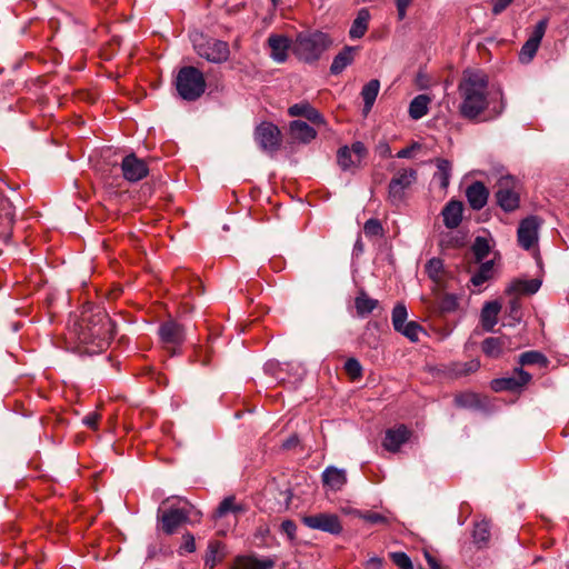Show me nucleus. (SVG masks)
<instances>
[{
    "mask_svg": "<svg viewBox=\"0 0 569 569\" xmlns=\"http://www.w3.org/2000/svg\"><path fill=\"white\" fill-rule=\"evenodd\" d=\"M492 8L491 11L495 16L503 12L515 0H489Z\"/></svg>",
    "mask_w": 569,
    "mask_h": 569,
    "instance_id": "52",
    "label": "nucleus"
},
{
    "mask_svg": "<svg viewBox=\"0 0 569 569\" xmlns=\"http://www.w3.org/2000/svg\"><path fill=\"white\" fill-rule=\"evenodd\" d=\"M501 310L499 301L486 302L481 310V325L486 331H492L498 322V315Z\"/></svg>",
    "mask_w": 569,
    "mask_h": 569,
    "instance_id": "25",
    "label": "nucleus"
},
{
    "mask_svg": "<svg viewBox=\"0 0 569 569\" xmlns=\"http://www.w3.org/2000/svg\"><path fill=\"white\" fill-rule=\"evenodd\" d=\"M281 532L287 535L289 540H293L296 538L297 526L292 520H284L280 526Z\"/></svg>",
    "mask_w": 569,
    "mask_h": 569,
    "instance_id": "50",
    "label": "nucleus"
},
{
    "mask_svg": "<svg viewBox=\"0 0 569 569\" xmlns=\"http://www.w3.org/2000/svg\"><path fill=\"white\" fill-rule=\"evenodd\" d=\"M422 327L416 321H408L398 332L408 338L410 341L416 342L419 340V333L422 332Z\"/></svg>",
    "mask_w": 569,
    "mask_h": 569,
    "instance_id": "43",
    "label": "nucleus"
},
{
    "mask_svg": "<svg viewBox=\"0 0 569 569\" xmlns=\"http://www.w3.org/2000/svg\"><path fill=\"white\" fill-rule=\"evenodd\" d=\"M298 370H299V372H298V378H297V379H298V380H301V379H302V377H303V375H305V369H303V368H301V367H299V368H298Z\"/></svg>",
    "mask_w": 569,
    "mask_h": 569,
    "instance_id": "60",
    "label": "nucleus"
},
{
    "mask_svg": "<svg viewBox=\"0 0 569 569\" xmlns=\"http://www.w3.org/2000/svg\"><path fill=\"white\" fill-rule=\"evenodd\" d=\"M100 420V415L97 412H90L83 418V423L90 429H97Z\"/></svg>",
    "mask_w": 569,
    "mask_h": 569,
    "instance_id": "54",
    "label": "nucleus"
},
{
    "mask_svg": "<svg viewBox=\"0 0 569 569\" xmlns=\"http://www.w3.org/2000/svg\"><path fill=\"white\" fill-rule=\"evenodd\" d=\"M496 188L497 203L503 211L512 212L519 208V184L513 177H501L498 180Z\"/></svg>",
    "mask_w": 569,
    "mask_h": 569,
    "instance_id": "7",
    "label": "nucleus"
},
{
    "mask_svg": "<svg viewBox=\"0 0 569 569\" xmlns=\"http://www.w3.org/2000/svg\"><path fill=\"white\" fill-rule=\"evenodd\" d=\"M409 429L406 426L400 425L397 428L388 429L386 431V437L382 445L386 450L390 452H397L400 447L409 440Z\"/></svg>",
    "mask_w": 569,
    "mask_h": 569,
    "instance_id": "18",
    "label": "nucleus"
},
{
    "mask_svg": "<svg viewBox=\"0 0 569 569\" xmlns=\"http://www.w3.org/2000/svg\"><path fill=\"white\" fill-rule=\"evenodd\" d=\"M220 548H221L220 542H218V541L210 542V545H209V555L207 556V559H206V565L207 566H210L212 568L216 565V562H217V555H218Z\"/></svg>",
    "mask_w": 569,
    "mask_h": 569,
    "instance_id": "48",
    "label": "nucleus"
},
{
    "mask_svg": "<svg viewBox=\"0 0 569 569\" xmlns=\"http://www.w3.org/2000/svg\"><path fill=\"white\" fill-rule=\"evenodd\" d=\"M268 44L271 50V58L281 63L287 60L288 49L290 47V41L287 37L281 34H271L268 38Z\"/></svg>",
    "mask_w": 569,
    "mask_h": 569,
    "instance_id": "21",
    "label": "nucleus"
},
{
    "mask_svg": "<svg viewBox=\"0 0 569 569\" xmlns=\"http://www.w3.org/2000/svg\"><path fill=\"white\" fill-rule=\"evenodd\" d=\"M407 308L402 303L395 306L391 315L392 326L396 331H399L407 323Z\"/></svg>",
    "mask_w": 569,
    "mask_h": 569,
    "instance_id": "39",
    "label": "nucleus"
},
{
    "mask_svg": "<svg viewBox=\"0 0 569 569\" xmlns=\"http://www.w3.org/2000/svg\"><path fill=\"white\" fill-rule=\"evenodd\" d=\"M471 249L477 262L482 261L490 252L489 242L482 237L476 238Z\"/></svg>",
    "mask_w": 569,
    "mask_h": 569,
    "instance_id": "41",
    "label": "nucleus"
},
{
    "mask_svg": "<svg viewBox=\"0 0 569 569\" xmlns=\"http://www.w3.org/2000/svg\"><path fill=\"white\" fill-rule=\"evenodd\" d=\"M441 311L451 312L458 308V299L455 295H445L439 301Z\"/></svg>",
    "mask_w": 569,
    "mask_h": 569,
    "instance_id": "46",
    "label": "nucleus"
},
{
    "mask_svg": "<svg viewBox=\"0 0 569 569\" xmlns=\"http://www.w3.org/2000/svg\"><path fill=\"white\" fill-rule=\"evenodd\" d=\"M202 513L194 508L191 503L186 501V506L170 507L163 511H159L158 521L160 522L161 530L170 536L184 523L200 522Z\"/></svg>",
    "mask_w": 569,
    "mask_h": 569,
    "instance_id": "3",
    "label": "nucleus"
},
{
    "mask_svg": "<svg viewBox=\"0 0 569 569\" xmlns=\"http://www.w3.org/2000/svg\"><path fill=\"white\" fill-rule=\"evenodd\" d=\"M273 561L270 559L260 560L254 557H238L233 569H272Z\"/></svg>",
    "mask_w": 569,
    "mask_h": 569,
    "instance_id": "31",
    "label": "nucleus"
},
{
    "mask_svg": "<svg viewBox=\"0 0 569 569\" xmlns=\"http://www.w3.org/2000/svg\"><path fill=\"white\" fill-rule=\"evenodd\" d=\"M458 94L460 116L470 121L479 120L490 103L488 76L481 70H465L458 84Z\"/></svg>",
    "mask_w": 569,
    "mask_h": 569,
    "instance_id": "2",
    "label": "nucleus"
},
{
    "mask_svg": "<svg viewBox=\"0 0 569 569\" xmlns=\"http://www.w3.org/2000/svg\"><path fill=\"white\" fill-rule=\"evenodd\" d=\"M192 42L197 54L211 63H223L230 57L229 44L226 41L196 33Z\"/></svg>",
    "mask_w": 569,
    "mask_h": 569,
    "instance_id": "6",
    "label": "nucleus"
},
{
    "mask_svg": "<svg viewBox=\"0 0 569 569\" xmlns=\"http://www.w3.org/2000/svg\"><path fill=\"white\" fill-rule=\"evenodd\" d=\"M413 0H396V7L398 12V19L403 20L407 14L408 7L412 3Z\"/></svg>",
    "mask_w": 569,
    "mask_h": 569,
    "instance_id": "53",
    "label": "nucleus"
},
{
    "mask_svg": "<svg viewBox=\"0 0 569 569\" xmlns=\"http://www.w3.org/2000/svg\"><path fill=\"white\" fill-rule=\"evenodd\" d=\"M302 522L310 529L321 530L331 535H340L343 529L339 517L335 513L320 512L305 516Z\"/></svg>",
    "mask_w": 569,
    "mask_h": 569,
    "instance_id": "11",
    "label": "nucleus"
},
{
    "mask_svg": "<svg viewBox=\"0 0 569 569\" xmlns=\"http://www.w3.org/2000/svg\"><path fill=\"white\" fill-rule=\"evenodd\" d=\"M390 558L399 569H413L411 559L405 552H391Z\"/></svg>",
    "mask_w": 569,
    "mask_h": 569,
    "instance_id": "45",
    "label": "nucleus"
},
{
    "mask_svg": "<svg viewBox=\"0 0 569 569\" xmlns=\"http://www.w3.org/2000/svg\"><path fill=\"white\" fill-rule=\"evenodd\" d=\"M426 272L429 278L440 284L443 280V262L439 258L430 259L426 264Z\"/></svg>",
    "mask_w": 569,
    "mask_h": 569,
    "instance_id": "37",
    "label": "nucleus"
},
{
    "mask_svg": "<svg viewBox=\"0 0 569 569\" xmlns=\"http://www.w3.org/2000/svg\"><path fill=\"white\" fill-rule=\"evenodd\" d=\"M14 207L12 202L0 194V224L11 226L14 221Z\"/></svg>",
    "mask_w": 569,
    "mask_h": 569,
    "instance_id": "36",
    "label": "nucleus"
},
{
    "mask_svg": "<svg viewBox=\"0 0 569 569\" xmlns=\"http://www.w3.org/2000/svg\"><path fill=\"white\" fill-rule=\"evenodd\" d=\"M290 133L293 139L303 143L310 142L317 136V131L307 122L295 120L290 123Z\"/></svg>",
    "mask_w": 569,
    "mask_h": 569,
    "instance_id": "26",
    "label": "nucleus"
},
{
    "mask_svg": "<svg viewBox=\"0 0 569 569\" xmlns=\"http://www.w3.org/2000/svg\"><path fill=\"white\" fill-rule=\"evenodd\" d=\"M159 336L162 343L167 349L171 350L172 353L186 339L184 328L174 320L164 321L159 327Z\"/></svg>",
    "mask_w": 569,
    "mask_h": 569,
    "instance_id": "13",
    "label": "nucleus"
},
{
    "mask_svg": "<svg viewBox=\"0 0 569 569\" xmlns=\"http://www.w3.org/2000/svg\"><path fill=\"white\" fill-rule=\"evenodd\" d=\"M378 149H379V153L381 157L388 158L391 156V149H390L389 144L381 143Z\"/></svg>",
    "mask_w": 569,
    "mask_h": 569,
    "instance_id": "58",
    "label": "nucleus"
},
{
    "mask_svg": "<svg viewBox=\"0 0 569 569\" xmlns=\"http://www.w3.org/2000/svg\"><path fill=\"white\" fill-rule=\"evenodd\" d=\"M80 345L91 346L88 352L103 350L114 336V323L108 313L93 307H84L79 320L70 330Z\"/></svg>",
    "mask_w": 569,
    "mask_h": 569,
    "instance_id": "1",
    "label": "nucleus"
},
{
    "mask_svg": "<svg viewBox=\"0 0 569 569\" xmlns=\"http://www.w3.org/2000/svg\"><path fill=\"white\" fill-rule=\"evenodd\" d=\"M478 367H479L478 362L471 361L469 368L467 369V371L476 370Z\"/></svg>",
    "mask_w": 569,
    "mask_h": 569,
    "instance_id": "59",
    "label": "nucleus"
},
{
    "mask_svg": "<svg viewBox=\"0 0 569 569\" xmlns=\"http://www.w3.org/2000/svg\"><path fill=\"white\" fill-rule=\"evenodd\" d=\"M183 543L182 546L180 547V553H182V551L184 552H188V553H191L196 550V542H194V537L192 533L190 532H187L183 535Z\"/></svg>",
    "mask_w": 569,
    "mask_h": 569,
    "instance_id": "51",
    "label": "nucleus"
},
{
    "mask_svg": "<svg viewBox=\"0 0 569 569\" xmlns=\"http://www.w3.org/2000/svg\"><path fill=\"white\" fill-rule=\"evenodd\" d=\"M499 94H500V104H499V107H493L492 110H491L492 116L490 118H487L486 120L492 119V118H497V117H499L503 112V110H505L503 96H502L501 91L499 92Z\"/></svg>",
    "mask_w": 569,
    "mask_h": 569,
    "instance_id": "57",
    "label": "nucleus"
},
{
    "mask_svg": "<svg viewBox=\"0 0 569 569\" xmlns=\"http://www.w3.org/2000/svg\"><path fill=\"white\" fill-rule=\"evenodd\" d=\"M383 560L379 557H371L366 562L367 569H381Z\"/></svg>",
    "mask_w": 569,
    "mask_h": 569,
    "instance_id": "56",
    "label": "nucleus"
},
{
    "mask_svg": "<svg viewBox=\"0 0 569 569\" xmlns=\"http://www.w3.org/2000/svg\"><path fill=\"white\" fill-rule=\"evenodd\" d=\"M542 223L543 220L538 216H528L519 222L517 240L522 249L530 250L538 243Z\"/></svg>",
    "mask_w": 569,
    "mask_h": 569,
    "instance_id": "8",
    "label": "nucleus"
},
{
    "mask_svg": "<svg viewBox=\"0 0 569 569\" xmlns=\"http://www.w3.org/2000/svg\"><path fill=\"white\" fill-rule=\"evenodd\" d=\"M203 73L196 67H183L176 78V88L179 96L187 101L199 99L206 91Z\"/></svg>",
    "mask_w": 569,
    "mask_h": 569,
    "instance_id": "5",
    "label": "nucleus"
},
{
    "mask_svg": "<svg viewBox=\"0 0 569 569\" xmlns=\"http://www.w3.org/2000/svg\"><path fill=\"white\" fill-rule=\"evenodd\" d=\"M366 156V146L360 141H356L351 147L343 146L339 148L337 162L343 171H348L358 168Z\"/></svg>",
    "mask_w": 569,
    "mask_h": 569,
    "instance_id": "12",
    "label": "nucleus"
},
{
    "mask_svg": "<svg viewBox=\"0 0 569 569\" xmlns=\"http://www.w3.org/2000/svg\"><path fill=\"white\" fill-rule=\"evenodd\" d=\"M531 380V375L522 368L515 369L512 376L495 379L491 381V389L496 392L500 391H517L528 385Z\"/></svg>",
    "mask_w": 569,
    "mask_h": 569,
    "instance_id": "14",
    "label": "nucleus"
},
{
    "mask_svg": "<svg viewBox=\"0 0 569 569\" xmlns=\"http://www.w3.org/2000/svg\"><path fill=\"white\" fill-rule=\"evenodd\" d=\"M417 170L412 168L399 170L390 180L388 186V196L392 203H398L403 199L405 190L416 182Z\"/></svg>",
    "mask_w": 569,
    "mask_h": 569,
    "instance_id": "10",
    "label": "nucleus"
},
{
    "mask_svg": "<svg viewBox=\"0 0 569 569\" xmlns=\"http://www.w3.org/2000/svg\"><path fill=\"white\" fill-rule=\"evenodd\" d=\"M493 276V262L486 261L482 262L477 272H475L470 279V282L475 287H480L486 281L490 280Z\"/></svg>",
    "mask_w": 569,
    "mask_h": 569,
    "instance_id": "35",
    "label": "nucleus"
},
{
    "mask_svg": "<svg viewBox=\"0 0 569 569\" xmlns=\"http://www.w3.org/2000/svg\"><path fill=\"white\" fill-rule=\"evenodd\" d=\"M418 149H420V144L418 142H413L411 146L402 148L401 150H399L398 153H397V158H399V159H408V158H410L412 156V152L415 150H418Z\"/></svg>",
    "mask_w": 569,
    "mask_h": 569,
    "instance_id": "55",
    "label": "nucleus"
},
{
    "mask_svg": "<svg viewBox=\"0 0 569 569\" xmlns=\"http://www.w3.org/2000/svg\"><path fill=\"white\" fill-rule=\"evenodd\" d=\"M123 178L129 182H138L149 174V168L144 160L134 153L126 156L121 161Z\"/></svg>",
    "mask_w": 569,
    "mask_h": 569,
    "instance_id": "15",
    "label": "nucleus"
},
{
    "mask_svg": "<svg viewBox=\"0 0 569 569\" xmlns=\"http://www.w3.org/2000/svg\"><path fill=\"white\" fill-rule=\"evenodd\" d=\"M357 47L346 46L335 58L330 66V72L335 76L340 74L355 60Z\"/></svg>",
    "mask_w": 569,
    "mask_h": 569,
    "instance_id": "24",
    "label": "nucleus"
},
{
    "mask_svg": "<svg viewBox=\"0 0 569 569\" xmlns=\"http://www.w3.org/2000/svg\"><path fill=\"white\" fill-rule=\"evenodd\" d=\"M345 370L352 379H357V378L361 377V373H362V367H361L360 362L355 358H349L346 361Z\"/></svg>",
    "mask_w": 569,
    "mask_h": 569,
    "instance_id": "47",
    "label": "nucleus"
},
{
    "mask_svg": "<svg viewBox=\"0 0 569 569\" xmlns=\"http://www.w3.org/2000/svg\"><path fill=\"white\" fill-rule=\"evenodd\" d=\"M519 362L521 366L546 365L547 358L539 351H526L520 355Z\"/></svg>",
    "mask_w": 569,
    "mask_h": 569,
    "instance_id": "42",
    "label": "nucleus"
},
{
    "mask_svg": "<svg viewBox=\"0 0 569 569\" xmlns=\"http://www.w3.org/2000/svg\"><path fill=\"white\" fill-rule=\"evenodd\" d=\"M291 117H303L315 124L323 123V117L308 102L296 103L288 109Z\"/></svg>",
    "mask_w": 569,
    "mask_h": 569,
    "instance_id": "22",
    "label": "nucleus"
},
{
    "mask_svg": "<svg viewBox=\"0 0 569 569\" xmlns=\"http://www.w3.org/2000/svg\"><path fill=\"white\" fill-rule=\"evenodd\" d=\"M380 90V82L377 79L370 80L362 87L361 97L363 100V112L367 114L373 107Z\"/></svg>",
    "mask_w": 569,
    "mask_h": 569,
    "instance_id": "29",
    "label": "nucleus"
},
{
    "mask_svg": "<svg viewBox=\"0 0 569 569\" xmlns=\"http://www.w3.org/2000/svg\"><path fill=\"white\" fill-rule=\"evenodd\" d=\"M431 98L427 94H419L415 97L409 104V116L413 120H419L425 117L429 111Z\"/></svg>",
    "mask_w": 569,
    "mask_h": 569,
    "instance_id": "28",
    "label": "nucleus"
},
{
    "mask_svg": "<svg viewBox=\"0 0 569 569\" xmlns=\"http://www.w3.org/2000/svg\"><path fill=\"white\" fill-rule=\"evenodd\" d=\"M432 569H440V568H439L438 566H436V565H435V566H432Z\"/></svg>",
    "mask_w": 569,
    "mask_h": 569,
    "instance_id": "61",
    "label": "nucleus"
},
{
    "mask_svg": "<svg viewBox=\"0 0 569 569\" xmlns=\"http://www.w3.org/2000/svg\"><path fill=\"white\" fill-rule=\"evenodd\" d=\"M466 197L473 210H480L487 204L489 191L482 182L476 181L467 188Z\"/></svg>",
    "mask_w": 569,
    "mask_h": 569,
    "instance_id": "19",
    "label": "nucleus"
},
{
    "mask_svg": "<svg viewBox=\"0 0 569 569\" xmlns=\"http://www.w3.org/2000/svg\"><path fill=\"white\" fill-rule=\"evenodd\" d=\"M363 231L368 237H378L383 234V228L378 219H369L365 222Z\"/></svg>",
    "mask_w": 569,
    "mask_h": 569,
    "instance_id": "44",
    "label": "nucleus"
},
{
    "mask_svg": "<svg viewBox=\"0 0 569 569\" xmlns=\"http://www.w3.org/2000/svg\"><path fill=\"white\" fill-rule=\"evenodd\" d=\"M472 537L476 543H486L490 538V523L486 520L477 522Z\"/></svg>",
    "mask_w": 569,
    "mask_h": 569,
    "instance_id": "40",
    "label": "nucleus"
},
{
    "mask_svg": "<svg viewBox=\"0 0 569 569\" xmlns=\"http://www.w3.org/2000/svg\"><path fill=\"white\" fill-rule=\"evenodd\" d=\"M329 37L320 31L299 33L293 43L295 54L305 62H313L329 47Z\"/></svg>",
    "mask_w": 569,
    "mask_h": 569,
    "instance_id": "4",
    "label": "nucleus"
},
{
    "mask_svg": "<svg viewBox=\"0 0 569 569\" xmlns=\"http://www.w3.org/2000/svg\"><path fill=\"white\" fill-rule=\"evenodd\" d=\"M519 346L513 343L512 339L508 336L489 337L482 341L481 349L485 355L491 358H497L505 351H511Z\"/></svg>",
    "mask_w": 569,
    "mask_h": 569,
    "instance_id": "17",
    "label": "nucleus"
},
{
    "mask_svg": "<svg viewBox=\"0 0 569 569\" xmlns=\"http://www.w3.org/2000/svg\"><path fill=\"white\" fill-rule=\"evenodd\" d=\"M378 306V300L370 298L366 292L361 291L355 300V307L358 316L365 317L373 311Z\"/></svg>",
    "mask_w": 569,
    "mask_h": 569,
    "instance_id": "34",
    "label": "nucleus"
},
{
    "mask_svg": "<svg viewBox=\"0 0 569 569\" xmlns=\"http://www.w3.org/2000/svg\"><path fill=\"white\" fill-rule=\"evenodd\" d=\"M351 513L355 517H358V518H360L369 523H372V525H387L388 523V518L379 512L353 510Z\"/></svg>",
    "mask_w": 569,
    "mask_h": 569,
    "instance_id": "38",
    "label": "nucleus"
},
{
    "mask_svg": "<svg viewBox=\"0 0 569 569\" xmlns=\"http://www.w3.org/2000/svg\"><path fill=\"white\" fill-rule=\"evenodd\" d=\"M322 482L332 491H339L347 482V475L343 469L328 467L322 472Z\"/></svg>",
    "mask_w": 569,
    "mask_h": 569,
    "instance_id": "23",
    "label": "nucleus"
},
{
    "mask_svg": "<svg viewBox=\"0 0 569 569\" xmlns=\"http://www.w3.org/2000/svg\"><path fill=\"white\" fill-rule=\"evenodd\" d=\"M369 19L370 14L367 9L359 10L349 30V36L351 39H360L365 36L368 30Z\"/></svg>",
    "mask_w": 569,
    "mask_h": 569,
    "instance_id": "30",
    "label": "nucleus"
},
{
    "mask_svg": "<svg viewBox=\"0 0 569 569\" xmlns=\"http://www.w3.org/2000/svg\"><path fill=\"white\" fill-rule=\"evenodd\" d=\"M508 310H509L510 317H512V319L515 321H520V319H521V305H520V301H519L518 298H512L509 301Z\"/></svg>",
    "mask_w": 569,
    "mask_h": 569,
    "instance_id": "49",
    "label": "nucleus"
},
{
    "mask_svg": "<svg viewBox=\"0 0 569 569\" xmlns=\"http://www.w3.org/2000/svg\"><path fill=\"white\" fill-rule=\"evenodd\" d=\"M462 202L458 200H450L441 211L445 226L448 229L457 228L462 220Z\"/></svg>",
    "mask_w": 569,
    "mask_h": 569,
    "instance_id": "20",
    "label": "nucleus"
},
{
    "mask_svg": "<svg viewBox=\"0 0 569 569\" xmlns=\"http://www.w3.org/2000/svg\"><path fill=\"white\" fill-rule=\"evenodd\" d=\"M273 3H276L278 0H271Z\"/></svg>",
    "mask_w": 569,
    "mask_h": 569,
    "instance_id": "62",
    "label": "nucleus"
},
{
    "mask_svg": "<svg viewBox=\"0 0 569 569\" xmlns=\"http://www.w3.org/2000/svg\"><path fill=\"white\" fill-rule=\"evenodd\" d=\"M254 140L268 153H274L281 144L279 128L271 122H262L254 130Z\"/></svg>",
    "mask_w": 569,
    "mask_h": 569,
    "instance_id": "9",
    "label": "nucleus"
},
{
    "mask_svg": "<svg viewBox=\"0 0 569 569\" xmlns=\"http://www.w3.org/2000/svg\"><path fill=\"white\" fill-rule=\"evenodd\" d=\"M244 507L241 503H237L236 498L230 496L224 498L218 506L217 510L214 511L216 518H222L226 517L228 513H242L244 512Z\"/></svg>",
    "mask_w": 569,
    "mask_h": 569,
    "instance_id": "32",
    "label": "nucleus"
},
{
    "mask_svg": "<svg viewBox=\"0 0 569 569\" xmlns=\"http://www.w3.org/2000/svg\"><path fill=\"white\" fill-rule=\"evenodd\" d=\"M541 286V281L537 279L531 280H513L506 289L507 295H519V293H536Z\"/></svg>",
    "mask_w": 569,
    "mask_h": 569,
    "instance_id": "27",
    "label": "nucleus"
},
{
    "mask_svg": "<svg viewBox=\"0 0 569 569\" xmlns=\"http://www.w3.org/2000/svg\"><path fill=\"white\" fill-rule=\"evenodd\" d=\"M548 27V19L545 18L540 20L532 33L530 34L529 39L525 42L520 50L519 58L522 62H530L532 58L536 56L538 48L540 46V42L546 33Z\"/></svg>",
    "mask_w": 569,
    "mask_h": 569,
    "instance_id": "16",
    "label": "nucleus"
},
{
    "mask_svg": "<svg viewBox=\"0 0 569 569\" xmlns=\"http://www.w3.org/2000/svg\"><path fill=\"white\" fill-rule=\"evenodd\" d=\"M437 172L433 174V181H437L441 189L449 186L451 176V163L446 159H437Z\"/></svg>",
    "mask_w": 569,
    "mask_h": 569,
    "instance_id": "33",
    "label": "nucleus"
}]
</instances>
